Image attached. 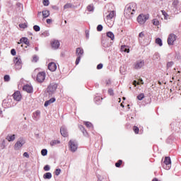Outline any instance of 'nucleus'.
<instances>
[{
  "label": "nucleus",
  "instance_id": "1",
  "mask_svg": "<svg viewBox=\"0 0 181 181\" xmlns=\"http://www.w3.org/2000/svg\"><path fill=\"white\" fill-rule=\"evenodd\" d=\"M136 9V3H130L129 4H127L124 9V16L127 18V19L132 18V15H134V12H135Z\"/></svg>",
  "mask_w": 181,
  "mask_h": 181
},
{
  "label": "nucleus",
  "instance_id": "2",
  "mask_svg": "<svg viewBox=\"0 0 181 181\" xmlns=\"http://www.w3.org/2000/svg\"><path fill=\"white\" fill-rule=\"evenodd\" d=\"M57 83H50L47 88V93L49 94V95H53L56 93V90H57Z\"/></svg>",
  "mask_w": 181,
  "mask_h": 181
},
{
  "label": "nucleus",
  "instance_id": "3",
  "mask_svg": "<svg viewBox=\"0 0 181 181\" xmlns=\"http://www.w3.org/2000/svg\"><path fill=\"white\" fill-rule=\"evenodd\" d=\"M148 19H149V15L140 14L137 17V22L140 25H144V23H145V22H146V21H148Z\"/></svg>",
  "mask_w": 181,
  "mask_h": 181
},
{
  "label": "nucleus",
  "instance_id": "4",
  "mask_svg": "<svg viewBox=\"0 0 181 181\" xmlns=\"http://www.w3.org/2000/svg\"><path fill=\"white\" fill-rule=\"evenodd\" d=\"M69 145L71 152H76V151H77V148H78V145L77 144V142H76V141L70 140Z\"/></svg>",
  "mask_w": 181,
  "mask_h": 181
},
{
  "label": "nucleus",
  "instance_id": "5",
  "mask_svg": "<svg viewBox=\"0 0 181 181\" xmlns=\"http://www.w3.org/2000/svg\"><path fill=\"white\" fill-rule=\"evenodd\" d=\"M16 66V70H21L22 69V59L21 57H15L13 59Z\"/></svg>",
  "mask_w": 181,
  "mask_h": 181
},
{
  "label": "nucleus",
  "instance_id": "6",
  "mask_svg": "<svg viewBox=\"0 0 181 181\" xmlns=\"http://www.w3.org/2000/svg\"><path fill=\"white\" fill-rule=\"evenodd\" d=\"M145 66V62L142 59L136 61L134 64V69L135 70H139V69H142Z\"/></svg>",
  "mask_w": 181,
  "mask_h": 181
},
{
  "label": "nucleus",
  "instance_id": "7",
  "mask_svg": "<svg viewBox=\"0 0 181 181\" xmlns=\"http://www.w3.org/2000/svg\"><path fill=\"white\" fill-rule=\"evenodd\" d=\"M177 36L175 34H170L169 36H168V44L170 45V46H173L174 43H175V41L177 39Z\"/></svg>",
  "mask_w": 181,
  "mask_h": 181
},
{
  "label": "nucleus",
  "instance_id": "8",
  "mask_svg": "<svg viewBox=\"0 0 181 181\" xmlns=\"http://www.w3.org/2000/svg\"><path fill=\"white\" fill-rule=\"evenodd\" d=\"M46 78V73L45 72H39L37 75V81L38 83H43L45 79Z\"/></svg>",
  "mask_w": 181,
  "mask_h": 181
},
{
  "label": "nucleus",
  "instance_id": "9",
  "mask_svg": "<svg viewBox=\"0 0 181 181\" xmlns=\"http://www.w3.org/2000/svg\"><path fill=\"white\" fill-rule=\"evenodd\" d=\"M23 145H25V140L21 139L16 143L14 146L15 151H19V149H21Z\"/></svg>",
  "mask_w": 181,
  "mask_h": 181
},
{
  "label": "nucleus",
  "instance_id": "10",
  "mask_svg": "<svg viewBox=\"0 0 181 181\" xmlns=\"http://www.w3.org/2000/svg\"><path fill=\"white\" fill-rule=\"evenodd\" d=\"M164 163L165 165H164V169H166V170H169L170 169V165L172 163V161L170 160V157H165L164 160Z\"/></svg>",
  "mask_w": 181,
  "mask_h": 181
},
{
  "label": "nucleus",
  "instance_id": "11",
  "mask_svg": "<svg viewBox=\"0 0 181 181\" xmlns=\"http://www.w3.org/2000/svg\"><path fill=\"white\" fill-rule=\"evenodd\" d=\"M60 133L61 135H62V136H64V138H67V136H69V132H67V129L64 126L61 127Z\"/></svg>",
  "mask_w": 181,
  "mask_h": 181
},
{
  "label": "nucleus",
  "instance_id": "12",
  "mask_svg": "<svg viewBox=\"0 0 181 181\" xmlns=\"http://www.w3.org/2000/svg\"><path fill=\"white\" fill-rule=\"evenodd\" d=\"M51 46L56 50L58 47H60V42L57 40H54L51 42Z\"/></svg>",
  "mask_w": 181,
  "mask_h": 181
},
{
  "label": "nucleus",
  "instance_id": "13",
  "mask_svg": "<svg viewBox=\"0 0 181 181\" xmlns=\"http://www.w3.org/2000/svg\"><path fill=\"white\" fill-rule=\"evenodd\" d=\"M48 69L50 71H56L57 70V65L54 62H51L48 64Z\"/></svg>",
  "mask_w": 181,
  "mask_h": 181
},
{
  "label": "nucleus",
  "instance_id": "14",
  "mask_svg": "<svg viewBox=\"0 0 181 181\" xmlns=\"http://www.w3.org/2000/svg\"><path fill=\"white\" fill-rule=\"evenodd\" d=\"M13 97L16 101H19L22 98V95H21V92L16 91L13 94Z\"/></svg>",
  "mask_w": 181,
  "mask_h": 181
},
{
  "label": "nucleus",
  "instance_id": "15",
  "mask_svg": "<svg viewBox=\"0 0 181 181\" xmlns=\"http://www.w3.org/2000/svg\"><path fill=\"white\" fill-rule=\"evenodd\" d=\"M23 91H26V93H33V88L30 85H25L23 87Z\"/></svg>",
  "mask_w": 181,
  "mask_h": 181
},
{
  "label": "nucleus",
  "instance_id": "16",
  "mask_svg": "<svg viewBox=\"0 0 181 181\" xmlns=\"http://www.w3.org/2000/svg\"><path fill=\"white\" fill-rule=\"evenodd\" d=\"M76 53L78 57H81L83 54H84V50L83 49V48L78 47V48H76Z\"/></svg>",
  "mask_w": 181,
  "mask_h": 181
},
{
  "label": "nucleus",
  "instance_id": "17",
  "mask_svg": "<svg viewBox=\"0 0 181 181\" xmlns=\"http://www.w3.org/2000/svg\"><path fill=\"white\" fill-rule=\"evenodd\" d=\"M54 101H56V98H52L49 100L45 101L44 105H45V107H49V105H50V104H53V103H54Z\"/></svg>",
  "mask_w": 181,
  "mask_h": 181
},
{
  "label": "nucleus",
  "instance_id": "18",
  "mask_svg": "<svg viewBox=\"0 0 181 181\" xmlns=\"http://www.w3.org/2000/svg\"><path fill=\"white\" fill-rule=\"evenodd\" d=\"M33 117L34 119H35V121H37V119H39V118L40 117V110L35 111L33 114Z\"/></svg>",
  "mask_w": 181,
  "mask_h": 181
},
{
  "label": "nucleus",
  "instance_id": "19",
  "mask_svg": "<svg viewBox=\"0 0 181 181\" xmlns=\"http://www.w3.org/2000/svg\"><path fill=\"white\" fill-rule=\"evenodd\" d=\"M20 42L21 43H24L27 46H30V43L29 42V40L28 39V37H22L20 40Z\"/></svg>",
  "mask_w": 181,
  "mask_h": 181
},
{
  "label": "nucleus",
  "instance_id": "20",
  "mask_svg": "<svg viewBox=\"0 0 181 181\" xmlns=\"http://www.w3.org/2000/svg\"><path fill=\"white\" fill-rule=\"evenodd\" d=\"M121 52H124L125 53H129V47L127 45H122Z\"/></svg>",
  "mask_w": 181,
  "mask_h": 181
},
{
  "label": "nucleus",
  "instance_id": "21",
  "mask_svg": "<svg viewBox=\"0 0 181 181\" xmlns=\"http://www.w3.org/2000/svg\"><path fill=\"white\" fill-rule=\"evenodd\" d=\"M16 138V137L15 134H13V135L8 134V135L6 136V139H7V141H8V142H12V141H13V140H14Z\"/></svg>",
  "mask_w": 181,
  "mask_h": 181
},
{
  "label": "nucleus",
  "instance_id": "22",
  "mask_svg": "<svg viewBox=\"0 0 181 181\" xmlns=\"http://www.w3.org/2000/svg\"><path fill=\"white\" fill-rule=\"evenodd\" d=\"M107 37H110L111 40H114V39H115V36L114 35V33H112V32L111 31H109L107 33Z\"/></svg>",
  "mask_w": 181,
  "mask_h": 181
},
{
  "label": "nucleus",
  "instance_id": "23",
  "mask_svg": "<svg viewBox=\"0 0 181 181\" xmlns=\"http://www.w3.org/2000/svg\"><path fill=\"white\" fill-rule=\"evenodd\" d=\"M49 16H50V11L47 10L42 11L43 18H49Z\"/></svg>",
  "mask_w": 181,
  "mask_h": 181
},
{
  "label": "nucleus",
  "instance_id": "24",
  "mask_svg": "<svg viewBox=\"0 0 181 181\" xmlns=\"http://www.w3.org/2000/svg\"><path fill=\"white\" fill-rule=\"evenodd\" d=\"M115 16V11H112L107 16V19H112Z\"/></svg>",
  "mask_w": 181,
  "mask_h": 181
},
{
  "label": "nucleus",
  "instance_id": "25",
  "mask_svg": "<svg viewBox=\"0 0 181 181\" xmlns=\"http://www.w3.org/2000/svg\"><path fill=\"white\" fill-rule=\"evenodd\" d=\"M52 177V173H46L43 175L44 179H48L49 180Z\"/></svg>",
  "mask_w": 181,
  "mask_h": 181
},
{
  "label": "nucleus",
  "instance_id": "26",
  "mask_svg": "<svg viewBox=\"0 0 181 181\" xmlns=\"http://www.w3.org/2000/svg\"><path fill=\"white\" fill-rule=\"evenodd\" d=\"M144 84V81L142 79H139V82H137L136 81H134L133 82V86H134V87H136V84H138V86H139V84Z\"/></svg>",
  "mask_w": 181,
  "mask_h": 181
},
{
  "label": "nucleus",
  "instance_id": "27",
  "mask_svg": "<svg viewBox=\"0 0 181 181\" xmlns=\"http://www.w3.org/2000/svg\"><path fill=\"white\" fill-rule=\"evenodd\" d=\"M59 144H60V141L59 140H54L50 142L51 146H54V145H57Z\"/></svg>",
  "mask_w": 181,
  "mask_h": 181
},
{
  "label": "nucleus",
  "instance_id": "28",
  "mask_svg": "<svg viewBox=\"0 0 181 181\" xmlns=\"http://www.w3.org/2000/svg\"><path fill=\"white\" fill-rule=\"evenodd\" d=\"M70 8H73V4L70 3H67L64 6V9H70Z\"/></svg>",
  "mask_w": 181,
  "mask_h": 181
},
{
  "label": "nucleus",
  "instance_id": "29",
  "mask_svg": "<svg viewBox=\"0 0 181 181\" xmlns=\"http://www.w3.org/2000/svg\"><path fill=\"white\" fill-rule=\"evenodd\" d=\"M156 45H158L159 46H163L162 40L160 38H156Z\"/></svg>",
  "mask_w": 181,
  "mask_h": 181
},
{
  "label": "nucleus",
  "instance_id": "30",
  "mask_svg": "<svg viewBox=\"0 0 181 181\" xmlns=\"http://www.w3.org/2000/svg\"><path fill=\"white\" fill-rule=\"evenodd\" d=\"M145 98V95L144 93H141L137 96V99L139 100V101H142L144 98Z\"/></svg>",
  "mask_w": 181,
  "mask_h": 181
},
{
  "label": "nucleus",
  "instance_id": "31",
  "mask_svg": "<svg viewBox=\"0 0 181 181\" xmlns=\"http://www.w3.org/2000/svg\"><path fill=\"white\" fill-rule=\"evenodd\" d=\"M87 9L89 12H93V11H94V6H93V4H90L88 6Z\"/></svg>",
  "mask_w": 181,
  "mask_h": 181
},
{
  "label": "nucleus",
  "instance_id": "32",
  "mask_svg": "<svg viewBox=\"0 0 181 181\" xmlns=\"http://www.w3.org/2000/svg\"><path fill=\"white\" fill-rule=\"evenodd\" d=\"M153 24L155 26H159V20H158V19H153Z\"/></svg>",
  "mask_w": 181,
  "mask_h": 181
},
{
  "label": "nucleus",
  "instance_id": "33",
  "mask_svg": "<svg viewBox=\"0 0 181 181\" xmlns=\"http://www.w3.org/2000/svg\"><path fill=\"white\" fill-rule=\"evenodd\" d=\"M42 4L44 6H49L50 2L49 1V0H42Z\"/></svg>",
  "mask_w": 181,
  "mask_h": 181
},
{
  "label": "nucleus",
  "instance_id": "34",
  "mask_svg": "<svg viewBox=\"0 0 181 181\" xmlns=\"http://www.w3.org/2000/svg\"><path fill=\"white\" fill-rule=\"evenodd\" d=\"M41 155H42V156H46V155H47V149H42L41 151Z\"/></svg>",
  "mask_w": 181,
  "mask_h": 181
},
{
  "label": "nucleus",
  "instance_id": "35",
  "mask_svg": "<svg viewBox=\"0 0 181 181\" xmlns=\"http://www.w3.org/2000/svg\"><path fill=\"white\" fill-rule=\"evenodd\" d=\"M19 28L21 29H26L28 28V25L25 23L19 24Z\"/></svg>",
  "mask_w": 181,
  "mask_h": 181
},
{
  "label": "nucleus",
  "instance_id": "36",
  "mask_svg": "<svg viewBox=\"0 0 181 181\" xmlns=\"http://www.w3.org/2000/svg\"><path fill=\"white\" fill-rule=\"evenodd\" d=\"M122 164V160H119L118 162L115 163V166L116 168H119V166H121Z\"/></svg>",
  "mask_w": 181,
  "mask_h": 181
},
{
  "label": "nucleus",
  "instance_id": "37",
  "mask_svg": "<svg viewBox=\"0 0 181 181\" xmlns=\"http://www.w3.org/2000/svg\"><path fill=\"white\" fill-rule=\"evenodd\" d=\"M85 125L87 127V128H91L93 127V124L90 122H86Z\"/></svg>",
  "mask_w": 181,
  "mask_h": 181
},
{
  "label": "nucleus",
  "instance_id": "38",
  "mask_svg": "<svg viewBox=\"0 0 181 181\" xmlns=\"http://www.w3.org/2000/svg\"><path fill=\"white\" fill-rule=\"evenodd\" d=\"M33 29L35 32H39L40 30V27L39 25H34Z\"/></svg>",
  "mask_w": 181,
  "mask_h": 181
},
{
  "label": "nucleus",
  "instance_id": "39",
  "mask_svg": "<svg viewBox=\"0 0 181 181\" xmlns=\"http://www.w3.org/2000/svg\"><path fill=\"white\" fill-rule=\"evenodd\" d=\"M61 173H62V170H60V168H57L55 170L56 176H59V175H60Z\"/></svg>",
  "mask_w": 181,
  "mask_h": 181
},
{
  "label": "nucleus",
  "instance_id": "40",
  "mask_svg": "<svg viewBox=\"0 0 181 181\" xmlns=\"http://www.w3.org/2000/svg\"><path fill=\"white\" fill-rule=\"evenodd\" d=\"M174 64V62H168L167 63V69H169L170 67H172Z\"/></svg>",
  "mask_w": 181,
  "mask_h": 181
},
{
  "label": "nucleus",
  "instance_id": "41",
  "mask_svg": "<svg viewBox=\"0 0 181 181\" xmlns=\"http://www.w3.org/2000/svg\"><path fill=\"white\" fill-rule=\"evenodd\" d=\"M44 170H45V172H49V170H50V166L49 165H47L44 167Z\"/></svg>",
  "mask_w": 181,
  "mask_h": 181
},
{
  "label": "nucleus",
  "instance_id": "42",
  "mask_svg": "<svg viewBox=\"0 0 181 181\" xmlns=\"http://www.w3.org/2000/svg\"><path fill=\"white\" fill-rule=\"evenodd\" d=\"M133 129H134V132H135V134H139V128H138L136 126H134Z\"/></svg>",
  "mask_w": 181,
  "mask_h": 181
},
{
  "label": "nucleus",
  "instance_id": "43",
  "mask_svg": "<svg viewBox=\"0 0 181 181\" xmlns=\"http://www.w3.org/2000/svg\"><path fill=\"white\" fill-rule=\"evenodd\" d=\"M37 60H39V57H37V56H36V55H34L33 58V62L36 63L37 62Z\"/></svg>",
  "mask_w": 181,
  "mask_h": 181
},
{
  "label": "nucleus",
  "instance_id": "44",
  "mask_svg": "<svg viewBox=\"0 0 181 181\" xmlns=\"http://www.w3.org/2000/svg\"><path fill=\"white\" fill-rule=\"evenodd\" d=\"M97 30H98V32H101V30H103V25H98L97 27Z\"/></svg>",
  "mask_w": 181,
  "mask_h": 181
},
{
  "label": "nucleus",
  "instance_id": "45",
  "mask_svg": "<svg viewBox=\"0 0 181 181\" xmlns=\"http://www.w3.org/2000/svg\"><path fill=\"white\" fill-rule=\"evenodd\" d=\"M10 78L9 75L4 76V81H9Z\"/></svg>",
  "mask_w": 181,
  "mask_h": 181
},
{
  "label": "nucleus",
  "instance_id": "46",
  "mask_svg": "<svg viewBox=\"0 0 181 181\" xmlns=\"http://www.w3.org/2000/svg\"><path fill=\"white\" fill-rule=\"evenodd\" d=\"M80 60H81V57L79 56L76 58V65L78 64V63H80Z\"/></svg>",
  "mask_w": 181,
  "mask_h": 181
},
{
  "label": "nucleus",
  "instance_id": "47",
  "mask_svg": "<svg viewBox=\"0 0 181 181\" xmlns=\"http://www.w3.org/2000/svg\"><path fill=\"white\" fill-rule=\"evenodd\" d=\"M108 93L110 94V95H114V90L112 89H109Z\"/></svg>",
  "mask_w": 181,
  "mask_h": 181
},
{
  "label": "nucleus",
  "instance_id": "48",
  "mask_svg": "<svg viewBox=\"0 0 181 181\" xmlns=\"http://www.w3.org/2000/svg\"><path fill=\"white\" fill-rule=\"evenodd\" d=\"M11 53L13 56H15L16 54V51L15 50V49H12L11 50Z\"/></svg>",
  "mask_w": 181,
  "mask_h": 181
},
{
  "label": "nucleus",
  "instance_id": "49",
  "mask_svg": "<svg viewBox=\"0 0 181 181\" xmlns=\"http://www.w3.org/2000/svg\"><path fill=\"white\" fill-rule=\"evenodd\" d=\"M97 69H98V70H101V69H103V64H99L97 66Z\"/></svg>",
  "mask_w": 181,
  "mask_h": 181
},
{
  "label": "nucleus",
  "instance_id": "50",
  "mask_svg": "<svg viewBox=\"0 0 181 181\" xmlns=\"http://www.w3.org/2000/svg\"><path fill=\"white\" fill-rule=\"evenodd\" d=\"M23 156H24L25 158H29V153H28V152H25V153H23Z\"/></svg>",
  "mask_w": 181,
  "mask_h": 181
},
{
  "label": "nucleus",
  "instance_id": "51",
  "mask_svg": "<svg viewBox=\"0 0 181 181\" xmlns=\"http://www.w3.org/2000/svg\"><path fill=\"white\" fill-rule=\"evenodd\" d=\"M78 128H79V129L81 131V132H83V131H84V127H83V125H79V127H78Z\"/></svg>",
  "mask_w": 181,
  "mask_h": 181
},
{
  "label": "nucleus",
  "instance_id": "52",
  "mask_svg": "<svg viewBox=\"0 0 181 181\" xmlns=\"http://www.w3.org/2000/svg\"><path fill=\"white\" fill-rule=\"evenodd\" d=\"M82 132L85 136H87V131L86 130V129H84V130H82Z\"/></svg>",
  "mask_w": 181,
  "mask_h": 181
},
{
  "label": "nucleus",
  "instance_id": "53",
  "mask_svg": "<svg viewBox=\"0 0 181 181\" xmlns=\"http://www.w3.org/2000/svg\"><path fill=\"white\" fill-rule=\"evenodd\" d=\"M52 23V19H47V23L50 24Z\"/></svg>",
  "mask_w": 181,
  "mask_h": 181
},
{
  "label": "nucleus",
  "instance_id": "54",
  "mask_svg": "<svg viewBox=\"0 0 181 181\" xmlns=\"http://www.w3.org/2000/svg\"><path fill=\"white\" fill-rule=\"evenodd\" d=\"M139 36L140 37H142L144 36V33H140L139 35Z\"/></svg>",
  "mask_w": 181,
  "mask_h": 181
},
{
  "label": "nucleus",
  "instance_id": "55",
  "mask_svg": "<svg viewBox=\"0 0 181 181\" xmlns=\"http://www.w3.org/2000/svg\"><path fill=\"white\" fill-rule=\"evenodd\" d=\"M155 56H156V59H159V54H156Z\"/></svg>",
  "mask_w": 181,
  "mask_h": 181
},
{
  "label": "nucleus",
  "instance_id": "56",
  "mask_svg": "<svg viewBox=\"0 0 181 181\" xmlns=\"http://www.w3.org/2000/svg\"><path fill=\"white\" fill-rule=\"evenodd\" d=\"M106 84H107V85L111 84V81H107L106 82Z\"/></svg>",
  "mask_w": 181,
  "mask_h": 181
},
{
  "label": "nucleus",
  "instance_id": "57",
  "mask_svg": "<svg viewBox=\"0 0 181 181\" xmlns=\"http://www.w3.org/2000/svg\"><path fill=\"white\" fill-rule=\"evenodd\" d=\"M17 6L21 7V6H22V4H21V3H18V4H17Z\"/></svg>",
  "mask_w": 181,
  "mask_h": 181
},
{
  "label": "nucleus",
  "instance_id": "58",
  "mask_svg": "<svg viewBox=\"0 0 181 181\" xmlns=\"http://www.w3.org/2000/svg\"><path fill=\"white\" fill-rule=\"evenodd\" d=\"M41 15H42V12L41 11L38 12L37 16H40Z\"/></svg>",
  "mask_w": 181,
  "mask_h": 181
},
{
  "label": "nucleus",
  "instance_id": "59",
  "mask_svg": "<svg viewBox=\"0 0 181 181\" xmlns=\"http://www.w3.org/2000/svg\"><path fill=\"white\" fill-rule=\"evenodd\" d=\"M89 36H90V35L88 34V33H86V37H87V39H88Z\"/></svg>",
  "mask_w": 181,
  "mask_h": 181
},
{
  "label": "nucleus",
  "instance_id": "60",
  "mask_svg": "<svg viewBox=\"0 0 181 181\" xmlns=\"http://www.w3.org/2000/svg\"><path fill=\"white\" fill-rule=\"evenodd\" d=\"M152 181H158V179L154 178V179H153V180H152Z\"/></svg>",
  "mask_w": 181,
  "mask_h": 181
},
{
  "label": "nucleus",
  "instance_id": "61",
  "mask_svg": "<svg viewBox=\"0 0 181 181\" xmlns=\"http://www.w3.org/2000/svg\"><path fill=\"white\" fill-rule=\"evenodd\" d=\"M158 84H159L160 86H162V82L158 81Z\"/></svg>",
  "mask_w": 181,
  "mask_h": 181
},
{
  "label": "nucleus",
  "instance_id": "62",
  "mask_svg": "<svg viewBox=\"0 0 181 181\" xmlns=\"http://www.w3.org/2000/svg\"><path fill=\"white\" fill-rule=\"evenodd\" d=\"M123 100H126L125 97H123Z\"/></svg>",
  "mask_w": 181,
  "mask_h": 181
},
{
  "label": "nucleus",
  "instance_id": "63",
  "mask_svg": "<svg viewBox=\"0 0 181 181\" xmlns=\"http://www.w3.org/2000/svg\"><path fill=\"white\" fill-rule=\"evenodd\" d=\"M21 43H22V42H18V45H21Z\"/></svg>",
  "mask_w": 181,
  "mask_h": 181
},
{
  "label": "nucleus",
  "instance_id": "64",
  "mask_svg": "<svg viewBox=\"0 0 181 181\" xmlns=\"http://www.w3.org/2000/svg\"><path fill=\"white\" fill-rule=\"evenodd\" d=\"M47 35H49V33L46 32Z\"/></svg>",
  "mask_w": 181,
  "mask_h": 181
}]
</instances>
